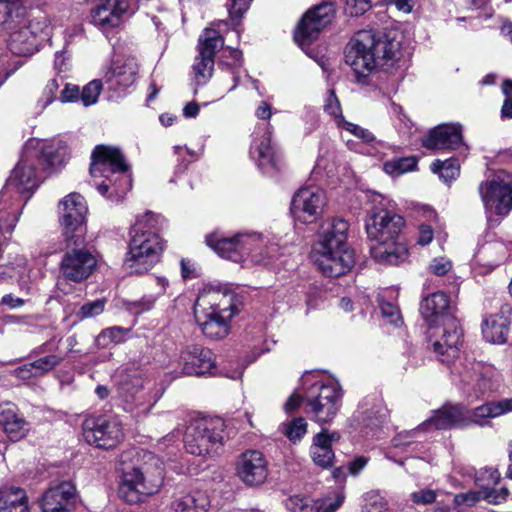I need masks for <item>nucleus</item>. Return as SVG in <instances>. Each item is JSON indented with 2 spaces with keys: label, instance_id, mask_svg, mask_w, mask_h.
Listing matches in <instances>:
<instances>
[{
  "label": "nucleus",
  "instance_id": "obj_37",
  "mask_svg": "<svg viewBox=\"0 0 512 512\" xmlns=\"http://www.w3.org/2000/svg\"><path fill=\"white\" fill-rule=\"evenodd\" d=\"M210 499L206 492L195 490L175 499L174 512H208Z\"/></svg>",
  "mask_w": 512,
  "mask_h": 512
},
{
  "label": "nucleus",
  "instance_id": "obj_60",
  "mask_svg": "<svg viewBox=\"0 0 512 512\" xmlns=\"http://www.w3.org/2000/svg\"><path fill=\"white\" fill-rule=\"evenodd\" d=\"M380 310L382 316L386 318L389 323L394 324L396 326L400 324V313L398 308L394 304L388 302H381Z\"/></svg>",
  "mask_w": 512,
  "mask_h": 512
},
{
  "label": "nucleus",
  "instance_id": "obj_29",
  "mask_svg": "<svg viewBox=\"0 0 512 512\" xmlns=\"http://www.w3.org/2000/svg\"><path fill=\"white\" fill-rule=\"evenodd\" d=\"M137 74V60L134 57H127L113 61L104 78L110 88L123 91L135 83Z\"/></svg>",
  "mask_w": 512,
  "mask_h": 512
},
{
  "label": "nucleus",
  "instance_id": "obj_17",
  "mask_svg": "<svg viewBox=\"0 0 512 512\" xmlns=\"http://www.w3.org/2000/svg\"><path fill=\"white\" fill-rule=\"evenodd\" d=\"M144 378L139 372L122 375L118 383V397L126 412L140 417L148 414L153 406L143 392Z\"/></svg>",
  "mask_w": 512,
  "mask_h": 512
},
{
  "label": "nucleus",
  "instance_id": "obj_28",
  "mask_svg": "<svg viewBox=\"0 0 512 512\" xmlns=\"http://www.w3.org/2000/svg\"><path fill=\"white\" fill-rule=\"evenodd\" d=\"M270 126H267L265 134L254 141L250 148V155L256 161L258 167L265 173L277 171L282 166L281 153L271 144Z\"/></svg>",
  "mask_w": 512,
  "mask_h": 512
},
{
  "label": "nucleus",
  "instance_id": "obj_16",
  "mask_svg": "<svg viewBox=\"0 0 512 512\" xmlns=\"http://www.w3.org/2000/svg\"><path fill=\"white\" fill-rule=\"evenodd\" d=\"M224 45V40L218 31L205 29L198 40V55L195 57L192 73L196 85H204L212 77L215 54Z\"/></svg>",
  "mask_w": 512,
  "mask_h": 512
},
{
  "label": "nucleus",
  "instance_id": "obj_41",
  "mask_svg": "<svg viewBox=\"0 0 512 512\" xmlns=\"http://www.w3.org/2000/svg\"><path fill=\"white\" fill-rule=\"evenodd\" d=\"M459 163L455 158H450L445 161L435 160L431 165L433 173H438L440 178L448 183L459 175Z\"/></svg>",
  "mask_w": 512,
  "mask_h": 512
},
{
  "label": "nucleus",
  "instance_id": "obj_43",
  "mask_svg": "<svg viewBox=\"0 0 512 512\" xmlns=\"http://www.w3.org/2000/svg\"><path fill=\"white\" fill-rule=\"evenodd\" d=\"M65 356L60 353H53L32 361L38 377H42L56 367H58L64 360Z\"/></svg>",
  "mask_w": 512,
  "mask_h": 512
},
{
  "label": "nucleus",
  "instance_id": "obj_38",
  "mask_svg": "<svg viewBox=\"0 0 512 512\" xmlns=\"http://www.w3.org/2000/svg\"><path fill=\"white\" fill-rule=\"evenodd\" d=\"M8 192L0 193V231L11 234L20 217V211L7 201Z\"/></svg>",
  "mask_w": 512,
  "mask_h": 512
},
{
  "label": "nucleus",
  "instance_id": "obj_45",
  "mask_svg": "<svg viewBox=\"0 0 512 512\" xmlns=\"http://www.w3.org/2000/svg\"><path fill=\"white\" fill-rule=\"evenodd\" d=\"M417 165L415 157L393 159L384 164V171L388 174H403L413 170Z\"/></svg>",
  "mask_w": 512,
  "mask_h": 512
},
{
  "label": "nucleus",
  "instance_id": "obj_1",
  "mask_svg": "<svg viewBox=\"0 0 512 512\" xmlns=\"http://www.w3.org/2000/svg\"><path fill=\"white\" fill-rule=\"evenodd\" d=\"M373 207L365 220V230L370 241V253L383 265H398L408 258V249L402 239L404 218L394 213L392 201L377 194Z\"/></svg>",
  "mask_w": 512,
  "mask_h": 512
},
{
  "label": "nucleus",
  "instance_id": "obj_21",
  "mask_svg": "<svg viewBox=\"0 0 512 512\" xmlns=\"http://www.w3.org/2000/svg\"><path fill=\"white\" fill-rule=\"evenodd\" d=\"M97 265L96 257L86 248L67 251L60 262V272L65 280L76 283L90 277Z\"/></svg>",
  "mask_w": 512,
  "mask_h": 512
},
{
  "label": "nucleus",
  "instance_id": "obj_18",
  "mask_svg": "<svg viewBox=\"0 0 512 512\" xmlns=\"http://www.w3.org/2000/svg\"><path fill=\"white\" fill-rule=\"evenodd\" d=\"M59 210L65 237L77 244L85 232L84 223L88 211L85 199L79 193H70L59 203Z\"/></svg>",
  "mask_w": 512,
  "mask_h": 512
},
{
  "label": "nucleus",
  "instance_id": "obj_4",
  "mask_svg": "<svg viewBox=\"0 0 512 512\" xmlns=\"http://www.w3.org/2000/svg\"><path fill=\"white\" fill-rule=\"evenodd\" d=\"M349 223L343 218L325 221L313 246V259L327 277L346 274L354 265V253L347 245Z\"/></svg>",
  "mask_w": 512,
  "mask_h": 512
},
{
  "label": "nucleus",
  "instance_id": "obj_11",
  "mask_svg": "<svg viewBox=\"0 0 512 512\" xmlns=\"http://www.w3.org/2000/svg\"><path fill=\"white\" fill-rule=\"evenodd\" d=\"M260 240L261 235L257 233H238L225 237L215 232L206 237L207 245L222 258L240 263L251 254L256 263L270 266L279 255V247L276 243H270L256 251V244Z\"/></svg>",
  "mask_w": 512,
  "mask_h": 512
},
{
  "label": "nucleus",
  "instance_id": "obj_22",
  "mask_svg": "<svg viewBox=\"0 0 512 512\" xmlns=\"http://www.w3.org/2000/svg\"><path fill=\"white\" fill-rule=\"evenodd\" d=\"M178 373L187 376H202L215 369L213 353L200 345L190 344L181 349L177 359Z\"/></svg>",
  "mask_w": 512,
  "mask_h": 512
},
{
  "label": "nucleus",
  "instance_id": "obj_42",
  "mask_svg": "<svg viewBox=\"0 0 512 512\" xmlns=\"http://www.w3.org/2000/svg\"><path fill=\"white\" fill-rule=\"evenodd\" d=\"M281 432L293 443L300 441L307 433V422L303 417L282 423Z\"/></svg>",
  "mask_w": 512,
  "mask_h": 512
},
{
  "label": "nucleus",
  "instance_id": "obj_64",
  "mask_svg": "<svg viewBox=\"0 0 512 512\" xmlns=\"http://www.w3.org/2000/svg\"><path fill=\"white\" fill-rule=\"evenodd\" d=\"M80 98L79 88L76 85L65 84V87L60 93L59 100L63 103L74 102Z\"/></svg>",
  "mask_w": 512,
  "mask_h": 512
},
{
  "label": "nucleus",
  "instance_id": "obj_26",
  "mask_svg": "<svg viewBox=\"0 0 512 512\" xmlns=\"http://www.w3.org/2000/svg\"><path fill=\"white\" fill-rule=\"evenodd\" d=\"M76 489L71 482L51 485L42 495L39 504L42 512H69L75 502Z\"/></svg>",
  "mask_w": 512,
  "mask_h": 512
},
{
  "label": "nucleus",
  "instance_id": "obj_3",
  "mask_svg": "<svg viewBox=\"0 0 512 512\" xmlns=\"http://www.w3.org/2000/svg\"><path fill=\"white\" fill-rule=\"evenodd\" d=\"M120 465L119 495L127 503H138L160 489L164 467L152 452L134 448L124 451L120 456Z\"/></svg>",
  "mask_w": 512,
  "mask_h": 512
},
{
  "label": "nucleus",
  "instance_id": "obj_34",
  "mask_svg": "<svg viewBox=\"0 0 512 512\" xmlns=\"http://www.w3.org/2000/svg\"><path fill=\"white\" fill-rule=\"evenodd\" d=\"M499 479L500 473L493 468L480 469L475 475V484L483 493V499L493 504H499L505 501L508 496V490L506 488H501L499 491L494 490Z\"/></svg>",
  "mask_w": 512,
  "mask_h": 512
},
{
  "label": "nucleus",
  "instance_id": "obj_2",
  "mask_svg": "<svg viewBox=\"0 0 512 512\" xmlns=\"http://www.w3.org/2000/svg\"><path fill=\"white\" fill-rule=\"evenodd\" d=\"M241 301L228 284H205L194 303V317L203 335L211 340L225 338Z\"/></svg>",
  "mask_w": 512,
  "mask_h": 512
},
{
  "label": "nucleus",
  "instance_id": "obj_7",
  "mask_svg": "<svg viewBox=\"0 0 512 512\" xmlns=\"http://www.w3.org/2000/svg\"><path fill=\"white\" fill-rule=\"evenodd\" d=\"M55 150V145L51 141H29L4 190L8 192L9 189H15L25 200L29 199L41 180L38 168L44 171L55 166L57 160Z\"/></svg>",
  "mask_w": 512,
  "mask_h": 512
},
{
  "label": "nucleus",
  "instance_id": "obj_19",
  "mask_svg": "<svg viewBox=\"0 0 512 512\" xmlns=\"http://www.w3.org/2000/svg\"><path fill=\"white\" fill-rule=\"evenodd\" d=\"M326 205L322 188L312 185L299 189L293 196L291 212L302 223H313L321 216Z\"/></svg>",
  "mask_w": 512,
  "mask_h": 512
},
{
  "label": "nucleus",
  "instance_id": "obj_58",
  "mask_svg": "<svg viewBox=\"0 0 512 512\" xmlns=\"http://www.w3.org/2000/svg\"><path fill=\"white\" fill-rule=\"evenodd\" d=\"M437 491L432 489H419L410 494V499L418 505H429L436 501Z\"/></svg>",
  "mask_w": 512,
  "mask_h": 512
},
{
  "label": "nucleus",
  "instance_id": "obj_24",
  "mask_svg": "<svg viewBox=\"0 0 512 512\" xmlns=\"http://www.w3.org/2000/svg\"><path fill=\"white\" fill-rule=\"evenodd\" d=\"M422 145L428 150H455L463 145L462 126L458 123L440 124L422 138Z\"/></svg>",
  "mask_w": 512,
  "mask_h": 512
},
{
  "label": "nucleus",
  "instance_id": "obj_14",
  "mask_svg": "<svg viewBox=\"0 0 512 512\" xmlns=\"http://www.w3.org/2000/svg\"><path fill=\"white\" fill-rule=\"evenodd\" d=\"M462 330L456 318L449 322L428 326V342L438 359L449 363L458 356L461 344Z\"/></svg>",
  "mask_w": 512,
  "mask_h": 512
},
{
  "label": "nucleus",
  "instance_id": "obj_31",
  "mask_svg": "<svg viewBox=\"0 0 512 512\" xmlns=\"http://www.w3.org/2000/svg\"><path fill=\"white\" fill-rule=\"evenodd\" d=\"M0 279L4 282L15 281L22 292L30 294L36 273L29 268L24 257L16 256L9 263L0 265Z\"/></svg>",
  "mask_w": 512,
  "mask_h": 512
},
{
  "label": "nucleus",
  "instance_id": "obj_51",
  "mask_svg": "<svg viewBox=\"0 0 512 512\" xmlns=\"http://www.w3.org/2000/svg\"><path fill=\"white\" fill-rule=\"evenodd\" d=\"M59 88L60 84L57 79H51L47 82L43 89L42 96L39 98L37 102L41 110L45 109L49 104H51L56 99V95Z\"/></svg>",
  "mask_w": 512,
  "mask_h": 512
},
{
  "label": "nucleus",
  "instance_id": "obj_55",
  "mask_svg": "<svg viewBox=\"0 0 512 512\" xmlns=\"http://www.w3.org/2000/svg\"><path fill=\"white\" fill-rule=\"evenodd\" d=\"M364 502L362 512H384L386 509V503L383 498L374 492L368 493L364 498Z\"/></svg>",
  "mask_w": 512,
  "mask_h": 512
},
{
  "label": "nucleus",
  "instance_id": "obj_25",
  "mask_svg": "<svg viewBox=\"0 0 512 512\" xmlns=\"http://www.w3.org/2000/svg\"><path fill=\"white\" fill-rule=\"evenodd\" d=\"M470 424V417L466 409L460 405L445 404L420 424V429L429 431L431 429L446 430L461 428Z\"/></svg>",
  "mask_w": 512,
  "mask_h": 512
},
{
  "label": "nucleus",
  "instance_id": "obj_61",
  "mask_svg": "<svg viewBox=\"0 0 512 512\" xmlns=\"http://www.w3.org/2000/svg\"><path fill=\"white\" fill-rule=\"evenodd\" d=\"M11 373L21 381H28L32 378H38V376L36 375L33 362H28L19 366L16 369H14Z\"/></svg>",
  "mask_w": 512,
  "mask_h": 512
},
{
  "label": "nucleus",
  "instance_id": "obj_33",
  "mask_svg": "<svg viewBox=\"0 0 512 512\" xmlns=\"http://www.w3.org/2000/svg\"><path fill=\"white\" fill-rule=\"evenodd\" d=\"M339 439L340 435L337 432L329 433L327 430L315 435L310 447L313 462L322 468H329L334 460V452L331 446Z\"/></svg>",
  "mask_w": 512,
  "mask_h": 512
},
{
  "label": "nucleus",
  "instance_id": "obj_23",
  "mask_svg": "<svg viewBox=\"0 0 512 512\" xmlns=\"http://www.w3.org/2000/svg\"><path fill=\"white\" fill-rule=\"evenodd\" d=\"M236 474L248 486L264 483L268 476V466L264 455L257 450L242 453L236 463Z\"/></svg>",
  "mask_w": 512,
  "mask_h": 512
},
{
  "label": "nucleus",
  "instance_id": "obj_57",
  "mask_svg": "<svg viewBox=\"0 0 512 512\" xmlns=\"http://www.w3.org/2000/svg\"><path fill=\"white\" fill-rule=\"evenodd\" d=\"M423 432L426 431L425 429H420V425L413 430L401 432L394 437L393 444L395 447L410 446L414 439L422 438L421 433Z\"/></svg>",
  "mask_w": 512,
  "mask_h": 512
},
{
  "label": "nucleus",
  "instance_id": "obj_54",
  "mask_svg": "<svg viewBox=\"0 0 512 512\" xmlns=\"http://www.w3.org/2000/svg\"><path fill=\"white\" fill-rule=\"evenodd\" d=\"M324 110L335 118L336 124L339 127V120L344 119L341 112V106L338 98L333 90L328 92L325 100Z\"/></svg>",
  "mask_w": 512,
  "mask_h": 512
},
{
  "label": "nucleus",
  "instance_id": "obj_49",
  "mask_svg": "<svg viewBox=\"0 0 512 512\" xmlns=\"http://www.w3.org/2000/svg\"><path fill=\"white\" fill-rule=\"evenodd\" d=\"M339 128L354 135L364 143H372L375 141V136L369 130L360 127L354 123L348 122L345 119L339 120Z\"/></svg>",
  "mask_w": 512,
  "mask_h": 512
},
{
  "label": "nucleus",
  "instance_id": "obj_56",
  "mask_svg": "<svg viewBox=\"0 0 512 512\" xmlns=\"http://www.w3.org/2000/svg\"><path fill=\"white\" fill-rule=\"evenodd\" d=\"M251 2L252 0H230L228 11L235 25H238L240 18L247 11Z\"/></svg>",
  "mask_w": 512,
  "mask_h": 512
},
{
  "label": "nucleus",
  "instance_id": "obj_44",
  "mask_svg": "<svg viewBox=\"0 0 512 512\" xmlns=\"http://www.w3.org/2000/svg\"><path fill=\"white\" fill-rule=\"evenodd\" d=\"M337 155L335 152L326 151L324 154H321L316 162L313 173L315 175H320L325 173L327 177L332 178L335 176L337 171L336 165Z\"/></svg>",
  "mask_w": 512,
  "mask_h": 512
},
{
  "label": "nucleus",
  "instance_id": "obj_36",
  "mask_svg": "<svg viewBox=\"0 0 512 512\" xmlns=\"http://www.w3.org/2000/svg\"><path fill=\"white\" fill-rule=\"evenodd\" d=\"M512 412V398H506L499 401L488 402L475 409L468 411L470 424L475 423L482 425L487 418H496Z\"/></svg>",
  "mask_w": 512,
  "mask_h": 512
},
{
  "label": "nucleus",
  "instance_id": "obj_40",
  "mask_svg": "<svg viewBox=\"0 0 512 512\" xmlns=\"http://www.w3.org/2000/svg\"><path fill=\"white\" fill-rule=\"evenodd\" d=\"M130 329L119 326L104 329L96 338L98 347L106 348L112 344H119L126 340Z\"/></svg>",
  "mask_w": 512,
  "mask_h": 512
},
{
  "label": "nucleus",
  "instance_id": "obj_59",
  "mask_svg": "<svg viewBox=\"0 0 512 512\" xmlns=\"http://www.w3.org/2000/svg\"><path fill=\"white\" fill-rule=\"evenodd\" d=\"M429 269L433 274L443 276L452 269V262L445 256L436 257L431 261Z\"/></svg>",
  "mask_w": 512,
  "mask_h": 512
},
{
  "label": "nucleus",
  "instance_id": "obj_30",
  "mask_svg": "<svg viewBox=\"0 0 512 512\" xmlns=\"http://www.w3.org/2000/svg\"><path fill=\"white\" fill-rule=\"evenodd\" d=\"M421 314L428 326L444 324L455 318L449 297L443 292L432 293L421 302Z\"/></svg>",
  "mask_w": 512,
  "mask_h": 512
},
{
  "label": "nucleus",
  "instance_id": "obj_15",
  "mask_svg": "<svg viewBox=\"0 0 512 512\" xmlns=\"http://www.w3.org/2000/svg\"><path fill=\"white\" fill-rule=\"evenodd\" d=\"M83 435L90 444L102 449L116 447L123 438L119 420L112 416H90L83 422Z\"/></svg>",
  "mask_w": 512,
  "mask_h": 512
},
{
  "label": "nucleus",
  "instance_id": "obj_39",
  "mask_svg": "<svg viewBox=\"0 0 512 512\" xmlns=\"http://www.w3.org/2000/svg\"><path fill=\"white\" fill-rule=\"evenodd\" d=\"M156 283L159 287L156 295H145L141 300L129 304L128 309L132 313L141 314L153 308L157 297L165 293L168 280L164 277H157Z\"/></svg>",
  "mask_w": 512,
  "mask_h": 512
},
{
  "label": "nucleus",
  "instance_id": "obj_46",
  "mask_svg": "<svg viewBox=\"0 0 512 512\" xmlns=\"http://www.w3.org/2000/svg\"><path fill=\"white\" fill-rule=\"evenodd\" d=\"M3 429L11 440L18 441L27 435L30 425L23 417L18 415Z\"/></svg>",
  "mask_w": 512,
  "mask_h": 512
},
{
  "label": "nucleus",
  "instance_id": "obj_63",
  "mask_svg": "<svg viewBox=\"0 0 512 512\" xmlns=\"http://www.w3.org/2000/svg\"><path fill=\"white\" fill-rule=\"evenodd\" d=\"M16 407L11 403L0 404V425L4 428L16 418Z\"/></svg>",
  "mask_w": 512,
  "mask_h": 512
},
{
  "label": "nucleus",
  "instance_id": "obj_35",
  "mask_svg": "<svg viewBox=\"0 0 512 512\" xmlns=\"http://www.w3.org/2000/svg\"><path fill=\"white\" fill-rule=\"evenodd\" d=\"M0 512H29L26 491L16 486L1 487Z\"/></svg>",
  "mask_w": 512,
  "mask_h": 512
},
{
  "label": "nucleus",
  "instance_id": "obj_20",
  "mask_svg": "<svg viewBox=\"0 0 512 512\" xmlns=\"http://www.w3.org/2000/svg\"><path fill=\"white\" fill-rule=\"evenodd\" d=\"M335 15L334 5L330 2L322 3L309 10L302 18L295 32V41L300 46L310 45L320 32L329 25Z\"/></svg>",
  "mask_w": 512,
  "mask_h": 512
},
{
  "label": "nucleus",
  "instance_id": "obj_52",
  "mask_svg": "<svg viewBox=\"0 0 512 512\" xmlns=\"http://www.w3.org/2000/svg\"><path fill=\"white\" fill-rule=\"evenodd\" d=\"M105 304V299H98L92 302L85 303L79 309L77 317H79L80 319H86L98 316L104 311Z\"/></svg>",
  "mask_w": 512,
  "mask_h": 512
},
{
  "label": "nucleus",
  "instance_id": "obj_10",
  "mask_svg": "<svg viewBox=\"0 0 512 512\" xmlns=\"http://www.w3.org/2000/svg\"><path fill=\"white\" fill-rule=\"evenodd\" d=\"M306 390L305 412L319 424L331 422L341 406V387L332 378L323 379L318 372H306L301 379Z\"/></svg>",
  "mask_w": 512,
  "mask_h": 512
},
{
  "label": "nucleus",
  "instance_id": "obj_6",
  "mask_svg": "<svg viewBox=\"0 0 512 512\" xmlns=\"http://www.w3.org/2000/svg\"><path fill=\"white\" fill-rule=\"evenodd\" d=\"M160 223V217L151 212L137 217L124 261L131 273H145L158 262L163 251V242L157 233Z\"/></svg>",
  "mask_w": 512,
  "mask_h": 512
},
{
  "label": "nucleus",
  "instance_id": "obj_50",
  "mask_svg": "<svg viewBox=\"0 0 512 512\" xmlns=\"http://www.w3.org/2000/svg\"><path fill=\"white\" fill-rule=\"evenodd\" d=\"M287 507L291 512H316V501L306 497L293 496L288 500Z\"/></svg>",
  "mask_w": 512,
  "mask_h": 512
},
{
  "label": "nucleus",
  "instance_id": "obj_5",
  "mask_svg": "<svg viewBox=\"0 0 512 512\" xmlns=\"http://www.w3.org/2000/svg\"><path fill=\"white\" fill-rule=\"evenodd\" d=\"M400 43L386 34L363 30L356 33L345 53V62L357 82H364L376 68L388 65L397 58Z\"/></svg>",
  "mask_w": 512,
  "mask_h": 512
},
{
  "label": "nucleus",
  "instance_id": "obj_53",
  "mask_svg": "<svg viewBox=\"0 0 512 512\" xmlns=\"http://www.w3.org/2000/svg\"><path fill=\"white\" fill-rule=\"evenodd\" d=\"M372 6V0H346L344 11L347 15L357 17L363 15Z\"/></svg>",
  "mask_w": 512,
  "mask_h": 512
},
{
  "label": "nucleus",
  "instance_id": "obj_62",
  "mask_svg": "<svg viewBox=\"0 0 512 512\" xmlns=\"http://www.w3.org/2000/svg\"><path fill=\"white\" fill-rule=\"evenodd\" d=\"M481 498H483V493L481 491H468L466 493H460L455 495L454 502L456 505H468L472 506L477 503Z\"/></svg>",
  "mask_w": 512,
  "mask_h": 512
},
{
  "label": "nucleus",
  "instance_id": "obj_12",
  "mask_svg": "<svg viewBox=\"0 0 512 512\" xmlns=\"http://www.w3.org/2000/svg\"><path fill=\"white\" fill-rule=\"evenodd\" d=\"M222 432L223 423L219 419L193 420L186 429L185 448L192 455H212L222 445Z\"/></svg>",
  "mask_w": 512,
  "mask_h": 512
},
{
  "label": "nucleus",
  "instance_id": "obj_32",
  "mask_svg": "<svg viewBox=\"0 0 512 512\" xmlns=\"http://www.w3.org/2000/svg\"><path fill=\"white\" fill-rule=\"evenodd\" d=\"M510 308L502 307L500 311L483 318L481 329L483 338L491 344H504L510 330Z\"/></svg>",
  "mask_w": 512,
  "mask_h": 512
},
{
  "label": "nucleus",
  "instance_id": "obj_48",
  "mask_svg": "<svg viewBox=\"0 0 512 512\" xmlns=\"http://www.w3.org/2000/svg\"><path fill=\"white\" fill-rule=\"evenodd\" d=\"M102 90V82L100 80H92L86 84L80 94V99L84 106H90L97 102Z\"/></svg>",
  "mask_w": 512,
  "mask_h": 512
},
{
  "label": "nucleus",
  "instance_id": "obj_47",
  "mask_svg": "<svg viewBox=\"0 0 512 512\" xmlns=\"http://www.w3.org/2000/svg\"><path fill=\"white\" fill-rule=\"evenodd\" d=\"M344 502L342 492H336L316 500V512H336Z\"/></svg>",
  "mask_w": 512,
  "mask_h": 512
},
{
  "label": "nucleus",
  "instance_id": "obj_27",
  "mask_svg": "<svg viewBox=\"0 0 512 512\" xmlns=\"http://www.w3.org/2000/svg\"><path fill=\"white\" fill-rule=\"evenodd\" d=\"M129 9L128 0H99L91 10V22L102 30L117 27Z\"/></svg>",
  "mask_w": 512,
  "mask_h": 512
},
{
  "label": "nucleus",
  "instance_id": "obj_13",
  "mask_svg": "<svg viewBox=\"0 0 512 512\" xmlns=\"http://www.w3.org/2000/svg\"><path fill=\"white\" fill-rule=\"evenodd\" d=\"M484 207L489 214L506 215L512 209V174L499 171L479 186Z\"/></svg>",
  "mask_w": 512,
  "mask_h": 512
},
{
  "label": "nucleus",
  "instance_id": "obj_8",
  "mask_svg": "<svg viewBox=\"0 0 512 512\" xmlns=\"http://www.w3.org/2000/svg\"><path fill=\"white\" fill-rule=\"evenodd\" d=\"M90 174L99 193L119 201L131 188L128 166L120 150L105 145L96 146L92 153Z\"/></svg>",
  "mask_w": 512,
  "mask_h": 512
},
{
  "label": "nucleus",
  "instance_id": "obj_9",
  "mask_svg": "<svg viewBox=\"0 0 512 512\" xmlns=\"http://www.w3.org/2000/svg\"><path fill=\"white\" fill-rule=\"evenodd\" d=\"M17 8V0H0V11L4 10L8 17V48L15 55L30 56L37 51L39 39L49 36L51 26L47 15L40 11L15 20L13 13Z\"/></svg>",
  "mask_w": 512,
  "mask_h": 512
}]
</instances>
